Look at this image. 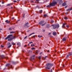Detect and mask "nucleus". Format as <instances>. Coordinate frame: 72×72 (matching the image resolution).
I'll list each match as a JSON object with an SVG mask.
<instances>
[{"instance_id": "nucleus-1", "label": "nucleus", "mask_w": 72, "mask_h": 72, "mask_svg": "<svg viewBox=\"0 0 72 72\" xmlns=\"http://www.w3.org/2000/svg\"><path fill=\"white\" fill-rule=\"evenodd\" d=\"M53 66V64L51 63H48L46 64V67L45 68V69L47 70H48V69H50V67H52Z\"/></svg>"}, {"instance_id": "nucleus-2", "label": "nucleus", "mask_w": 72, "mask_h": 72, "mask_svg": "<svg viewBox=\"0 0 72 72\" xmlns=\"http://www.w3.org/2000/svg\"><path fill=\"white\" fill-rule=\"evenodd\" d=\"M13 36V35H10L8 36L7 37L5 38V40H7L8 39V41H12L13 40L12 37Z\"/></svg>"}, {"instance_id": "nucleus-3", "label": "nucleus", "mask_w": 72, "mask_h": 72, "mask_svg": "<svg viewBox=\"0 0 72 72\" xmlns=\"http://www.w3.org/2000/svg\"><path fill=\"white\" fill-rule=\"evenodd\" d=\"M57 3L55 1L53 2L52 3H50V5H48L46 6L47 7H50L51 6H55V4H57Z\"/></svg>"}, {"instance_id": "nucleus-4", "label": "nucleus", "mask_w": 72, "mask_h": 72, "mask_svg": "<svg viewBox=\"0 0 72 72\" xmlns=\"http://www.w3.org/2000/svg\"><path fill=\"white\" fill-rule=\"evenodd\" d=\"M58 27H59V25L58 24L53 25V28L54 29H55L56 28H58Z\"/></svg>"}, {"instance_id": "nucleus-5", "label": "nucleus", "mask_w": 72, "mask_h": 72, "mask_svg": "<svg viewBox=\"0 0 72 72\" xmlns=\"http://www.w3.org/2000/svg\"><path fill=\"white\" fill-rule=\"evenodd\" d=\"M28 24H29L28 22H27L24 25V27L25 28H27V27H28Z\"/></svg>"}, {"instance_id": "nucleus-6", "label": "nucleus", "mask_w": 72, "mask_h": 72, "mask_svg": "<svg viewBox=\"0 0 72 72\" xmlns=\"http://www.w3.org/2000/svg\"><path fill=\"white\" fill-rule=\"evenodd\" d=\"M35 56V55H34L33 56V57H32L30 59V60H32L33 59H34V57Z\"/></svg>"}, {"instance_id": "nucleus-7", "label": "nucleus", "mask_w": 72, "mask_h": 72, "mask_svg": "<svg viewBox=\"0 0 72 72\" xmlns=\"http://www.w3.org/2000/svg\"><path fill=\"white\" fill-rule=\"evenodd\" d=\"M53 35L54 36H56V35H57V33L55 32H53Z\"/></svg>"}, {"instance_id": "nucleus-8", "label": "nucleus", "mask_w": 72, "mask_h": 72, "mask_svg": "<svg viewBox=\"0 0 72 72\" xmlns=\"http://www.w3.org/2000/svg\"><path fill=\"white\" fill-rule=\"evenodd\" d=\"M5 22L7 23V24H9V23L10 22V21H9L8 20H7L5 21Z\"/></svg>"}, {"instance_id": "nucleus-9", "label": "nucleus", "mask_w": 72, "mask_h": 72, "mask_svg": "<svg viewBox=\"0 0 72 72\" xmlns=\"http://www.w3.org/2000/svg\"><path fill=\"white\" fill-rule=\"evenodd\" d=\"M44 23V21H41L39 23V24H42V23Z\"/></svg>"}, {"instance_id": "nucleus-10", "label": "nucleus", "mask_w": 72, "mask_h": 72, "mask_svg": "<svg viewBox=\"0 0 72 72\" xmlns=\"http://www.w3.org/2000/svg\"><path fill=\"white\" fill-rule=\"evenodd\" d=\"M66 24L67 23H66L63 24L62 26V28H64L65 27V25H66Z\"/></svg>"}, {"instance_id": "nucleus-11", "label": "nucleus", "mask_w": 72, "mask_h": 72, "mask_svg": "<svg viewBox=\"0 0 72 72\" xmlns=\"http://www.w3.org/2000/svg\"><path fill=\"white\" fill-rule=\"evenodd\" d=\"M67 4L65 2H64V3L62 4V6H65V5H66Z\"/></svg>"}, {"instance_id": "nucleus-12", "label": "nucleus", "mask_w": 72, "mask_h": 72, "mask_svg": "<svg viewBox=\"0 0 72 72\" xmlns=\"http://www.w3.org/2000/svg\"><path fill=\"white\" fill-rule=\"evenodd\" d=\"M33 34H35V33H33L30 34L28 36V37H29V36H31V35H33Z\"/></svg>"}, {"instance_id": "nucleus-13", "label": "nucleus", "mask_w": 72, "mask_h": 72, "mask_svg": "<svg viewBox=\"0 0 72 72\" xmlns=\"http://www.w3.org/2000/svg\"><path fill=\"white\" fill-rule=\"evenodd\" d=\"M17 45H18L19 46H20L21 45V43L20 42H18L17 43Z\"/></svg>"}, {"instance_id": "nucleus-14", "label": "nucleus", "mask_w": 72, "mask_h": 72, "mask_svg": "<svg viewBox=\"0 0 72 72\" xmlns=\"http://www.w3.org/2000/svg\"><path fill=\"white\" fill-rule=\"evenodd\" d=\"M72 55V53H71L70 54H69V55H67L66 58H68L69 57V55Z\"/></svg>"}, {"instance_id": "nucleus-15", "label": "nucleus", "mask_w": 72, "mask_h": 72, "mask_svg": "<svg viewBox=\"0 0 72 72\" xmlns=\"http://www.w3.org/2000/svg\"><path fill=\"white\" fill-rule=\"evenodd\" d=\"M63 3V1H62V0H60V1H59V3L61 4L62 3Z\"/></svg>"}, {"instance_id": "nucleus-16", "label": "nucleus", "mask_w": 72, "mask_h": 72, "mask_svg": "<svg viewBox=\"0 0 72 72\" xmlns=\"http://www.w3.org/2000/svg\"><path fill=\"white\" fill-rule=\"evenodd\" d=\"M72 10V8H70V9H68L67 10V11H69V10Z\"/></svg>"}, {"instance_id": "nucleus-17", "label": "nucleus", "mask_w": 72, "mask_h": 72, "mask_svg": "<svg viewBox=\"0 0 72 72\" xmlns=\"http://www.w3.org/2000/svg\"><path fill=\"white\" fill-rule=\"evenodd\" d=\"M66 40H67V39L66 38H63V39H62V40L64 41H66Z\"/></svg>"}, {"instance_id": "nucleus-18", "label": "nucleus", "mask_w": 72, "mask_h": 72, "mask_svg": "<svg viewBox=\"0 0 72 72\" xmlns=\"http://www.w3.org/2000/svg\"><path fill=\"white\" fill-rule=\"evenodd\" d=\"M6 67H10V64H8L6 65Z\"/></svg>"}, {"instance_id": "nucleus-19", "label": "nucleus", "mask_w": 72, "mask_h": 72, "mask_svg": "<svg viewBox=\"0 0 72 72\" xmlns=\"http://www.w3.org/2000/svg\"><path fill=\"white\" fill-rule=\"evenodd\" d=\"M46 23H45L44 24H42L41 25L42 26H44V25Z\"/></svg>"}, {"instance_id": "nucleus-20", "label": "nucleus", "mask_w": 72, "mask_h": 72, "mask_svg": "<svg viewBox=\"0 0 72 72\" xmlns=\"http://www.w3.org/2000/svg\"><path fill=\"white\" fill-rule=\"evenodd\" d=\"M11 46H12V45H10L8 47V48H10V47H11Z\"/></svg>"}, {"instance_id": "nucleus-21", "label": "nucleus", "mask_w": 72, "mask_h": 72, "mask_svg": "<svg viewBox=\"0 0 72 72\" xmlns=\"http://www.w3.org/2000/svg\"><path fill=\"white\" fill-rule=\"evenodd\" d=\"M12 44L13 45H15V43L14 42H12Z\"/></svg>"}, {"instance_id": "nucleus-22", "label": "nucleus", "mask_w": 72, "mask_h": 72, "mask_svg": "<svg viewBox=\"0 0 72 72\" xmlns=\"http://www.w3.org/2000/svg\"><path fill=\"white\" fill-rule=\"evenodd\" d=\"M11 4H8L7 5V6H10V5H11Z\"/></svg>"}, {"instance_id": "nucleus-23", "label": "nucleus", "mask_w": 72, "mask_h": 72, "mask_svg": "<svg viewBox=\"0 0 72 72\" xmlns=\"http://www.w3.org/2000/svg\"><path fill=\"white\" fill-rule=\"evenodd\" d=\"M39 12L40 13H42V10H40V11H39Z\"/></svg>"}, {"instance_id": "nucleus-24", "label": "nucleus", "mask_w": 72, "mask_h": 72, "mask_svg": "<svg viewBox=\"0 0 72 72\" xmlns=\"http://www.w3.org/2000/svg\"><path fill=\"white\" fill-rule=\"evenodd\" d=\"M38 37H42V36H40V35H39L38 36Z\"/></svg>"}, {"instance_id": "nucleus-25", "label": "nucleus", "mask_w": 72, "mask_h": 72, "mask_svg": "<svg viewBox=\"0 0 72 72\" xmlns=\"http://www.w3.org/2000/svg\"><path fill=\"white\" fill-rule=\"evenodd\" d=\"M38 59H39V60H40V59H41V57L39 56V57H38Z\"/></svg>"}, {"instance_id": "nucleus-26", "label": "nucleus", "mask_w": 72, "mask_h": 72, "mask_svg": "<svg viewBox=\"0 0 72 72\" xmlns=\"http://www.w3.org/2000/svg\"><path fill=\"white\" fill-rule=\"evenodd\" d=\"M54 22V21L52 20L51 21V23H53Z\"/></svg>"}, {"instance_id": "nucleus-27", "label": "nucleus", "mask_w": 72, "mask_h": 72, "mask_svg": "<svg viewBox=\"0 0 72 72\" xmlns=\"http://www.w3.org/2000/svg\"><path fill=\"white\" fill-rule=\"evenodd\" d=\"M69 27V25H66V27H67V28H68V27Z\"/></svg>"}, {"instance_id": "nucleus-28", "label": "nucleus", "mask_w": 72, "mask_h": 72, "mask_svg": "<svg viewBox=\"0 0 72 72\" xmlns=\"http://www.w3.org/2000/svg\"><path fill=\"white\" fill-rule=\"evenodd\" d=\"M14 33V32H10V33Z\"/></svg>"}, {"instance_id": "nucleus-29", "label": "nucleus", "mask_w": 72, "mask_h": 72, "mask_svg": "<svg viewBox=\"0 0 72 72\" xmlns=\"http://www.w3.org/2000/svg\"><path fill=\"white\" fill-rule=\"evenodd\" d=\"M12 39H15V37H13V38H12Z\"/></svg>"}, {"instance_id": "nucleus-30", "label": "nucleus", "mask_w": 72, "mask_h": 72, "mask_svg": "<svg viewBox=\"0 0 72 72\" xmlns=\"http://www.w3.org/2000/svg\"><path fill=\"white\" fill-rule=\"evenodd\" d=\"M65 19H67V17H65L64 18Z\"/></svg>"}, {"instance_id": "nucleus-31", "label": "nucleus", "mask_w": 72, "mask_h": 72, "mask_svg": "<svg viewBox=\"0 0 72 72\" xmlns=\"http://www.w3.org/2000/svg\"><path fill=\"white\" fill-rule=\"evenodd\" d=\"M27 36H26L24 38V39H27Z\"/></svg>"}, {"instance_id": "nucleus-32", "label": "nucleus", "mask_w": 72, "mask_h": 72, "mask_svg": "<svg viewBox=\"0 0 72 72\" xmlns=\"http://www.w3.org/2000/svg\"><path fill=\"white\" fill-rule=\"evenodd\" d=\"M10 43H8V44H7V45H10Z\"/></svg>"}, {"instance_id": "nucleus-33", "label": "nucleus", "mask_w": 72, "mask_h": 72, "mask_svg": "<svg viewBox=\"0 0 72 72\" xmlns=\"http://www.w3.org/2000/svg\"><path fill=\"white\" fill-rule=\"evenodd\" d=\"M44 17H46L47 16V15H44Z\"/></svg>"}, {"instance_id": "nucleus-34", "label": "nucleus", "mask_w": 72, "mask_h": 72, "mask_svg": "<svg viewBox=\"0 0 72 72\" xmlns=\"http://www.w3.org/2000/svg\"><path fill=\"white\" fill-rule=\"evenodd\" d=\"M51 33H49L48 34V35H49V36L50 35H51Z\"/></svg>"}, {"instance_id": "nucleus-35", "label": "nucleus", "mask_w": 72, "mask_h": 72, "mask_svg": "<svg viewBox=\"0 0 72 72\" xmlns=\"http://www.w3.org/2000/svg\"><path fill=\"white\" fill-rule=\"evenodd\" d=\"M1 47L3 48H4V46H3L2 45H1Z\"/></svg>"}, {"instance_id": "nucleus-36", "label": "nucleus", "mask_w": 72, "mask_h": 72, "mask_svg": "<svg viewBox=\"0 0 72 72\" xmlns=\"http://www.w3.org/2000/svg\"><path fill=\"white\" fill-rule=\"evenodd\" d=\"M1 58H4V56H1Z\"/></svg>"}, {"instance_id": "nucleus-37", "label": "nucleus", "mask_w": 72, "mask_h": 72, "mask_svg": "<svg viewBox=\"0 0 72 72\" xmlns=\"http://www.w3.org/2000/svg\"><path fill=\"white\" fill-rule=\"evenodd\" d=\"M31 49H32V50H34L35 49V48H31Z\"/></svg>"}, {"instance_id": "nucleus-38", "label": "nucleus", "mask_w": 72, "mask_h": 72, "mask_svg": "<svg viewBox=\"0 0 72 72\" xmlns=\"http://www.w3.org/2000/svg\"><path fill=\"white\" fill-rule=\"evenodd\" d=\"M33 43V42H30V44H32Z\"/></svg>"}, {"instance_id": "nucleus-39", "label": "nucleus", "mask_w": 72, "mask_h": 72, "mask_svg": "<svg viewBox=\"0 0 72 72\" xmlns=\"http://www.w3.org/2000/svg\"><path fill=\"white\" fill-rule=\"evenodd\" d=\"M53 72V70H52V69L51 70L50 72Z\"/></svg>"}, {"instance_id": "nucleus-40", "label": "nucleus", "mask_w": 72, "mask_h": 72, "mask_svg": "<svg viewBox=\"0 0 72 72\" xmlns=\"http://www.w3.org/2000/svg\"><path fill=\"white\" fill-rule=\"evenodd\" d=\"M35 54H37V52H35Z\"/></svg>"}, {"instance_id": "nucleus-41", "label": "nucleus", "mask_w": 72, "mask_h": 72, "mask_svg": "<svg viewBox=\"0 0 72 72\" xmlns=\"http://www.w3.org/2000/svg\"><path fill=\"white\" fill-rule=\"evenodd\" d=\"M9 30H12V29H11V28H9Z\"/></svg>"}, {"instance_id": "nucleus-42", "label": "nucleus", "mask_w": 72, "mask_h": 72, "mask_svg": "<svg viewBox=\"0 0 72 72\" xmlns=\"http://www.w3.org/2000/svg\"><path fill=\"white\" fill-rule=\"evenodd\" d=\"M16 1H14V3H16Z\"/></svg>"}, {"instance_id": "nucleus-43", "label": "nucleus", "mask_w": 72, "mask_h": 72, "mask_svg": "<svg viewBox=\"0 0 72 72\" xmlns=\"http://www.w3.org/2000/svg\"><path fill=\"white\" fill-rule=\"evenodd\" d=\"M47 52H48V53H49L50 51H49V50H47Z\"/></svg>"}, {"instance_id": "nucleus-44", "label": "nucleus", "mask_w": 72, "mask_h": 72, "mask_svg": "<svg viewBox=\"0 0 72 72\" xmlns=\"http://www.w3.org/2000/svg\"><path fill=\"white\" fill-rule=\"evenodd\" d=\"M36 1H39V0H36Z\"/></svg>"}, {"instance_id": "nucleus-45", "label": "nucleus", "mask_w": 72, "mask_h": 72, "mask_svg": "<svg viewBox=\"0 0 72 72\" xmlns=\"http://www.w3.org/2000/svg\"><path fill=\"white\" fill-rule=\"evenodd\" d=\"M67 6H66L65 7V8H67Z\"/></svg>"}, {"instance_id": "nucleus-46", "label": "nucleus", "mask_w": 72, "mask_h": 72, "mask_svg": "<svg viewBox=\"0 0 72 72\" xmlns=\"http://www.w3.org/2000/svg\"><path fill=\"white\" fill-rule=\"evenodd\" d=\"M65 14H68V12L66 13Z\"/></svg>"}, {"instance_id": "nucleus-47", "label": "nucleus", "mask_w": 72, "mask_h": 72, "mask_svg": "<svg viewBox=\"0 0 72 72\" xmlns=\"http://www.w3.org/2000/svg\"><path fill=\"white\" fill-rule=\"evenodd\" d=\"M42 54V52H41L40 53V54Z\"/></svg>"}, {"instance_id": "nucleus-48", "label": "nucleus", "mask_w": 72, "mask_h": 72, "mask_svg": "<svg viewBox=\"0 0 72 72\" xmlns=\"http://www.w3.org/2000/svg\"><path fill=\"white\" fill-rule=\"evenodd\" d=\"M35 35L33 36V37H35Z\"/></svg>"}, {"instance_id": "nucleus-49", "label": "nucleus", "mask_w": 72, "mask_h": 72, "mask_svg": "<svg viewBox=\"0 0 72 72\" xmlns=\"http://www.w3.org/2000/svg\"><path fill=\"white\" fill-rule=\"evenodd\" d=\"M4 3L3 2H2V4H4Z\"/></svg>"}, {"instance_id": "nucleus-50", "label": "nucleus", "mask_w": 72, "mask_h": 72, "mask_svg": "<svg viewBox=\"0 0 72 72\" xmlns=\"http://www.w3.org/2000/svg\"><path fill=\"white\" fill-rule=\"evenodd\" d=\"M11 68H12V66L11 65Z\"/></svg>"}, {"instance_id": "nucleus-51", "label": "nucleus", "mask_w": 72, "mask_h": 72, "mask_svg": "<svg viewBox=\"0 0 72 72\" xmlns=\"http://www.w3.org/2000/svg\"><path fill=\"white\" fill-rule=\"evenodd\" d=\"M26 45H25L24 46L25 47H26Z\"/></svg>"}, {"instance_id": "nucleus-52", "label": "nucleus", "mask_w": 72, "mask_h": 72, "mask_svg": "<svg viewBox=\"0 0 72 72\" xmlns=\"http://www.w3.org/2000/svg\"><path fill=\"white\" fill-rule=\"evenodd\" d=\"M14 17L12 18V19H14Z\"/></svg>"}, {"instance_id": "nucleus-53", "label": "nucleus", "mask_w": 72, "mask_h": 72, "mask_svg": "<svg viewBox=\"0 0 72 72\" xmlns=\"http://www.w3.org/2000/svg\"><path fill=\"white\" fill-rule=\"evenodd\" d=\"M31 46H32L33 45L32 44V45H31Z\"/></svg>"}, {"instance_id": "nucleus-54", "label": "nucleus", "mask_w": 72, "mask_h": 72, "mask_svg": "<svg viewBox=\"0 0 72 72\" xmlns=\"http://www.w3.org/2000/svg\"><path fill=\"white\" fill-rule=\"evenodd\" d=\"M32 1V3H33V1Z\"/></svg>"}, {"instance_id": "nucleus-55", "label": "nucleus", "mask_w": 72, "mask_h": 72, "mask_svg": "<svg viewBox=\"0 0 72 72\" xmlns=\"http://www.w3.org/2000/svg\"><path fill=\"white\" fill-rule=\"evenodd\" d=\"M28 46H29V44H28Z\"/></svg>"}, {"instance_id": "nucleus-56", "label": "nucleus", "mask_w": 72, "mask_h": 72, "mask_svg": "<svg viewBox=\"0 0 72 72\" xmlns=\"http://www.w3.org/2000/svg\"><path fill=\"white\" fill-rule=\"evenodd\" d=\"M0 30H2V29H1Z\"/></svg>"}, {"instance_id": "nucleus-57", "label": "nucleus", "mask_w": 72, "mask_h": 72, "mask_svg": "<svg viewBox=\"0 0 72 72\" xmlns=\"http://www.w3.org/2000/svg\"><path fill=\"white\" fill-rule=\"evenodd\" d=\"M33 46H35V45H33Z\"/></svg>"}, {"instance_id": "nucleus-58", "label": "nucleus", "mask_w": 72, "mask_h": 72, "mask_svg": "<svg viewBox=\"0 0 72 72\" xmlns=\"http://www.w3.org/2000/svg\"><path fill=\"white\" fill-rule=\"evenodd\" d=\"M63 66L64 67V65H63Z\"/></svg>"}, {"instance_id": "nucleus-59", "label": "nucleus", "mask_w": 72, "mask_h": 72, "mask_svg": "<svg viewBox=\"0 0 72 72\" xmlns=\"http://www.w3.org/2000/svg\"><path fill=\"white\" fill-rule=\"evenodd\" d=\"M46 57H47V56H46Z\"/></svg>"}, {"instance_id": "nucleus-60", "label": "nucleus", "mask_w": 72, "mask_h": 72, "mask_svg": "<svg viewBox=\"0 0 72 72\" xmlns=\"http://www.w3.org/2000/svg\"><path fill=\"white\" fill-rule=\"evenodd\" d=\"M17 1H18V0H17Z\"/></svg>"}, {"instance_id": "nucleus-61", "label": "nucleus", "mask_w": 72, "mask_h": 72, "mask_svg": "<svg viewBox=\"0 0 72 72\" xmlns=\"http://www.w3.org/2000/svg\"><path fill=\"white\" fill-rule=\"evenodd\" d=\"M0 32H1V31H0Z\"/></svg>"}]
</instances>
